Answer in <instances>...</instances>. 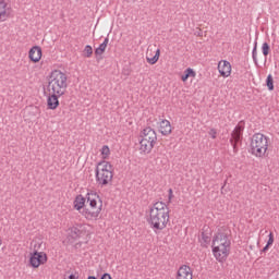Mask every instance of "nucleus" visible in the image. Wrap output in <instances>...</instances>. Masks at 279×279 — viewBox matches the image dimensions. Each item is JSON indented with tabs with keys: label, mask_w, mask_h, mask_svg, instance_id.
Wrapping results in <instances>:
<instances>
[{
	"label": "nucleus",
	"mask_w": 279,
	"mask_h": 279,
	"mask_svg": "<svg viewBox=\"0 0 279 279\" xmlns=\"http://www.w3.org/2000/svg\"><path fill=\"white\" fill-rule=\"evenodd\" d=\"M213 254L218 263H226L228 256H230V245L214 246Z\"/></svg>",
	"instance_id": "8"
},
{
	"label": "nucleus",
	"mask_w": 279,
	"mask_h": 279,
	"mask_svg": "<svg viewBox=\"0 0 279 279\" xmlns=\"http://www.w3.org/2000/svg\"><path fill=\"white\" fill-rule=\"evenodd\" d=\"M213 236V229L208 226H204L201 231V239L204 243H210V239Z\"/></svg>",
	"instance_id": "20"
},
{
	"label": "nucleus",
	"mask_w": 279,
	"mask_h": 279,
	"mask_svg": "<svg viewBox=\"0 0 279 279\" xmlns=\"http://www.w3.org/2000/svg\"><path fill=\"white\" fill-rule=\"evenodd\" d=\"M83 58H93V46L86 45L83 49Z\"/></svg>",
	"instance_id": "23"
},
{
	"label": "nucleus",
	"mask_w": 279,
	"mask_h": 279,
	"mask_svg": "<svg viewBox=\"0 0 279 279\" xmlns=\"http://www.w3.org/2000/svg\"><path fill=\"white\" fill-rule=\"evenodd\" d=\"M99 154H100L101 160H105V161L110 160V156L112 155V151L110 150V146L109 145L101 146V148L99 149Z\"/></svg>",
	"instance_id": "21"
},
{
	"label": "nucleus",
	"mask_w": 279,
	"mask_h": 279,
	"mask_svg": "<svg viewBox=\"0 0 279 279\" xmlns=\"http://www.w3.org/2000/svg\"><path fill=\"white\" fill-rule=\"evenodd\" d=\"M210 138H217V130L215 129H211L209 132H208Z\"/></svg>",
	"instance_id": "26"
},
{
	"label": "nucleus",
	"mask_w": 279,
	"mask_h": 279,
	"mask_svg": "<svg viewBox=\"0 0 279 279\" xmlns=\"http://www.w3.org/2000/svg\"><path fill=\"white\" fill-rule=\"evenodd\" d=\"M131 1H136V0H131Z\"/></svg>",
	"instance_id": "35"
},
{
	"label": "nucleus",
	"mask_w": 279,
	"mask_h": 279,
	"mask_svg": "<svg viewBox=\"0 0 279 279\" xmlns=\"http://www.w3.org/2000/svg\"><path fill=\"white\" fill-rule=\"evenodd\" d=\"M1 243H3V242L0 240V245H1Z\"/></svg>",
	"instance_id": "34"
},
{
	"label": "nucleus",
	"mask_w": 279,
	"mask_h": 279,
	"mask_svg": "<svg viewBox=\"0 0 279 279\" xmlns=\"http://www.w3.org/2000/svg\"><path fill=\"white\" fill-rule=\"evenodd\" d=\"M107 48H108V38H106L104 43L100 44L99 47L95 49L96 58H101L104 53H106Z\"/></svg>",
	"instance_id": "22"
},
{
	"label": "nucleus",
	"mask_w": 279,
	"mask_h": 279,
	"mask_svg": "<svg viewBox=\"0 0 279 279\" xmlns=\"http://www.w3.org/2000/svg\"><path fill=\"white\" fill-rule=\"evenodd\" d=\"M59 97H62V94L49 93V96L47 97L48 110H58V107L60 106Z\"/></svg>",
	"instance_id": "14"
},
{
	"label": "nucleus",
	"mask_w": 279,
	"mask_h": 279,
	"mask_svg": "<svg viewBox=\"0 0 279 279\" xmlns=\"http://www.w3.org/2000/svg\"><path fill=\"white\" fill-rule=\"evenodd\" d=\"M69 87V77L61 70H52L48 75V93L64 95Z\"/></svg>",
	"instance_id": "3"
},
{
	"label": "nucleus",
	"mask_w": 279,
	"mask_h": 279,
	"mask_svg": "<svg viewBox=\"0 0 279 279\" xmlns=\"http://www.w3.org/2000/svg\"><path fill=\"white\" fill-rule=\"evenodd\" d=\"M70 234L77 239L78 236H84V234H88V229L86 225H75L69 229Z\"/></svg>",
	"instance_id": "16"
},
{
	"label": "nucleus",
	"mask_w": 279,
	"mask_h": 279,
	"mask_svg": "<svg viewBox=\"0 0 279 279\" xmlns=\"http://www.w3.org/2000/svg\"><path fill=\"white\" fill-rule=\"evenodd\" d=\"M87 279H97L95 276H89Z\"/></svg>",
	"instance_id": "33"
},
{
	"label": "nucleus",
	"mask_w": 279,
	"mask_h": 279,
	"mask_svg": "<svg viewBox=\"0 0 279 279\" xmlns=\"http://www.w3.org/2000/svg\"><path fill=\"white\" fill-rule=\"evenodd\" d=\"M253 60H254L255 64H257V61H256V49L253 50Z\"/></svg>",
	"instance_id": "30"
},
{
	"label": "nucleus",
	"mask_w": 279,
	"mask_h": 279,
	"mask_svg": "<svg viewBox=\"0 0 279 279\" xmlns=\"http://www.w3.org/2000/svg\"><path fill=\"white\" fill-rule=\"evenodd\" d=\"M218 72L220 77H230L232 75V64L228 60H220L218 62Z\"/></svg>",
	"instance_id": "13"
},
{
	"label": "nucleus",
	"mask_w": 279,
	"mask_h": 279,
	"mask_svg": "<svg viewBox=\"0 0 279 279\" xmlns=\"http://www.w3.org/2000/svg\"><path fill=\"white\" fill-rule=\"evenodd\" d=\"M156 143H158V134L151 128H145L140 133L138 141V151L142 156H147L154 151L156 147Z\"/></svg>",
	"instance_id": "5"
},
{
	"label": "nucleus",
	"mask_w": 279,
	"mask_h": 279,
	"mask_svg": "<svg viewBox=\"0 0 279 279\" xmlns=\"http://www.w3.org/2000/svg\"><path fill=\"white\" fill-rule=\"evenodd\" d=\"M45 263H47V253L38 252L37 250L31 253L29 264L34 269H38V266L45 265Z\"/></svg>",
	"instance_id": "9"
},
{
	"label": "nucleus",
	"mask_w": 279,
	"mask_h": 279,
	"mask_svg": "<svg viewBox=\"0 0 279 279\" xmlns=\"http://www.w3.org/2000/svg\"><path fill=\"white\" fill-rule=\"evenodd\" d=\"M100 279H112V277L110 276V274L105 272V274L100 277Z\"/></svg>",
	"instance_id": "28"
},
{
	"label": "nucleus",
	"mask_w": 279,
	"mask_h": 279,
	"mask_svg": "<svg viewBox=\"0 0 279 279\" xmlns=\"http://www.w3.org/2000/svg\"><path fill=\"white\" fill-rule=\"evenodd\" d=\"M173 199V190H169V202Z\"/></svg>",
	"instance_id": "29"
},
{
	"label": "nucleus",
	"mask_w": 279,
	"mask_h": 279,
	"mask_svg": "<svg viewBox=\"0 0 279 279\" xmlns=\"http://www.w3.org/2000/svg\"><path fill=\"white\" fill-rule=\"evenodd\" d=\"M250 154L254 158H267L269 154V137L263 133H255L250 141Z\"/></svg>",
	"instance_id": "4"
},
{
	"label": "nucleus",
	"mask_w": 279,
	"mask_h": 279,
	"mask_svg": "<svg viewBox=\"0 0 279 279\" xmlns=\"http://www.w3.org/2000/svg\"><path fill=\"white\" fill-rule=\"evenodd\" d=\"M267 245H274V233H269Z\"/></svg>",
	"instance_id": "27"
},
{
	"label": "nucleus",
	"mask_w": 279,
	"mask_h": 279,
	"mask_svg": "<svg viewBox=\"0 0 279 279\" xmlns=\"http://www.w3.org/2000/svg\"><path fill=\"white\" fill-rule=\"evenodd\" d=\"M269 51H270L269 44L264 43L262 45V52H263V54L267 57V56H269Z\"/></svg>",
	"instance_id": "25"
},
{
	"label": "nucleus",
	"mask_w": 279,
	"mask_h": 279,
	"mask_svg": "<svg viewBox=\"0 0 279 279\" xmlns=\"http://www.w3.org/2000/svg\"><path fill=\"white\" fill-rule=\"evenodd\" d=\"M147 222L153 230H165L169 225V207L163 202H156L148 211Z\"/></svg>",
	"instance_id": "2"
},
{
	"label": "nucleus",
	"mask_w": 279,
	"mask_h": 279,
	"mask_svg": "<svg viewBox=\"0 0 279 279\" xmlns=\"http://www.w3.org/2000/svg\"><path fill=\"white\" fill-rule=\"evenodd\" d=\"M12 17V7L5 0H0V23H5Z\"/></svg>",
	"instance_id": "11"
},
{
	"label": "nucleus",
	"mask_w": 279,
	"mask_h": 279,
	"mask_svg": "<svg viewBox=\"0 0 279 279\" xmlns=\"http://www.w3.org/2000/svg\"><path fill=\"white\" fill-rule=\"evenodd\" d=\"M158 60H160V48H156V46H148L146 50V62L154 65Z\"/></svg>",
	"instance_id": "10"
},
{
	"label": "nucleus",
	"mask_w": 279,
	"mask_h": 279,
	"mask_svg": "<svg viewBox=\"0 0 279 279\" xmlns=\"http://www.w3.org/2000/svg\"><path fill=\"white\" fill-rule=\"evenodd\" d=\"M73 208L86 219V221H98L104 211V199L97 191L88 189L85 196L77 194L73 201Z\"/></svg>",
	"instance_id": "1"
},
{
	"label": "nucleus",
	"mask_w": 279,
	"mask_h": 279,
	"mask_svg": "<svg viewBox=\"0 0 279 279\" xmlns=\"http://www.w3.org/2000/svg\"><path fill=\"white\" fill-rule=\"evenodd\" d=\"M68 278L69 279H75V275H70Z\"/></svg>",
	"instance_id": "32"
},
{
	"label": "nucleus",
	"mask_w": 279,
	"mask_h": 279,
	"mask_svg": "<svg viewBox=\"0 0 279 279\" xmlns=\"http://www.w3.org/2000/svg\"><path fill=\"white\" fill-rule=\"evenodd\" d=\"M267 250H269V245H265L262 250V252H267Z\"/></svg>",
	"instance_id": "31"
},
{
	"label": "nucleus",
	"mask_w": 279,
	"mask_h": 279,
	"mask_svg": "<svg viewBox=\"0 0 279 279\" xmlns=\"http://www.w3.org/2000/svg\"><path fill=\"white\" fill-rule=\"evenodd\" d=\"M241 136H243V126L239 124L234 128L231 134V145H233V149H236L239 142L241 141Z\"/></svg>",
	"instance_id": "17"
},
{
	"label": "nucleus",
	"mask_w": 279,
	"mask_h": 279,
	"mask_svg": "<svg viewBox=\"0 0 279 279\" xmlns=\"http://www.w3.org/2000/svg\"><path fill=\"white\" fill-rule=\"evenodd\" d=\"M266 86H267L268 90H274V75L268 74V76L266 78Z\"/></svg>",
	"instance_id": "24"
},
{
	"label": "nucleus",
	"mask_w": 279,
	"mask_h": 279,
	"mask_svg": "<svg viewBox=\"0 0 279 279\" xmlns=\"http://www.w3.org/2000/svg\"><path fill=\"white\" fill-rule=\"evenodd\" d=\"M230 239V229L228 227L218 228L213 238L214 245H227Z\"/></svg>",
	"instance_id": "7"
},
{
	"label": "nucleus",
	"mask_w": 279,
	"mask_h": 279,
	"mask_svg": "<svg viewBox=\"0 0 279 279\" xmlns=\"http://www.w3.org/2000/svg\"><path fill=\"white\" fill-rule=\"evenodd\" d=\"M112 178H114L112 163L106 160L99 161L96 166V182L100 186H108L112 182Z\"/></svg>",
	"instance_id": "6"
},
{
	"label": "nucleus",
	"mask_w": 279,
	"mask_h": 279,
	"mask_svg": "<svg viewBox=\"0 0 279 279\" xmlns=\"http://www.w3.org/2000/svg\"><path fill=\"white\" fill-rule=\"evenodd\" d=\"M177 279H193V270L186 265H182L178 272Z\"/></svg>",
	"instance_id": "18"
},
{
	"label": "nucleus",
	"mask_w": 279,
	"mask_h": 279,
	"mask_svg": "<svg viewBox=\"0 0 279 279\" xmlns=\"http://www.w3.org/2000/svg\"><path fill=\"white\" fill-rule=\"evenodd\" d=\"M158 132L161 136H170L173 132V128L171 126V122L167 119H163L158 122Z\"/></svg>",
	"instance_id": "15"
},
{
	"label": "nucleus",
	"mask_w": 279,
	"mask_h": 279,
	"mask_svg": "<svg viewBox=\"0 0 279 279\" xmlns=\"http://www.w3.org/2000/svg\"><path fill=\"white\" fill-rule=\"evenodd\" d=\"M195 77H197V71H195L193 68H186L180 75V80L183 82V84H186L189 80H195Z\"/></svg>",
	"instance_id": "19"
},
{
	"label": "nucleus",
	"mask_w": 279,
	"mask_h": 279,
	"mask_svg": "<svg viewBox=\"0 0 279 279\" xmlns=\"http://www.w3.org/2000/svg\"><path fill=\"white\" fill-rule=\"evenodd\" d=\"M28 60L33 64H38V62H40V60H43V48L40 46H33L28 50Z\"/></svg>",
	"instance_id": "12"
}]
</instances>
